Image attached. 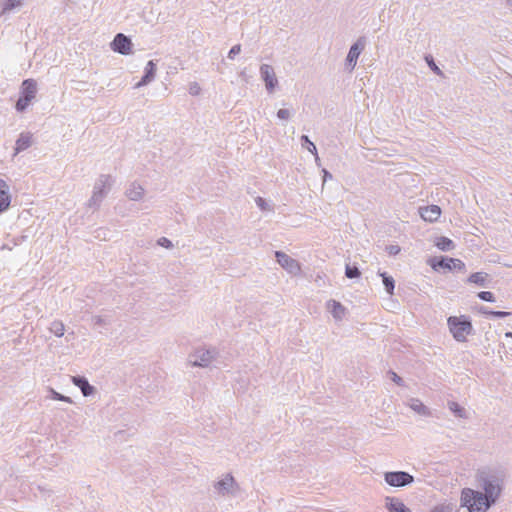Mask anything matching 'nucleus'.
Wrapping results in <instances>:
<instances>
[{"mask_svg":"<svg viewBox=\"0 0 512 512\" xmlns=\"http://www.w3.org/2000/svg\"><path fill=\"white\" fill-rule=\"evenodd\" d=\"M461 507H466L468 512H486L494 503H490L482 492L471 488H464L460 497Z\"/></svg>","mask_w":512,"mask_h":512,"instance_id":"f257e3e1","label":"nucleus"},{"mask_svg":"<svg viewBox=\"0 0 512 512\" xmlns=\"http://www.w3.org/2000/svg\"><path fill=\"white\" fill-rule=\"evenodd\" d=\"M115 180L111 175H100L93 186L92 195L88 200V206L94 210L99 209L102 201L107 197Z\"/></svg>","mask_w":512,"mask_h":512,"instance_id":"f03ea898","label":"nucleus"},{"mask_svg":"<svg viewBox=\"0 0 512 512\" xmlns=\"http://www.w3.org/2000/svg\"><path fill=\"white\" fill-rule=\"evenodd\" d=\"M447 324L454 339L458 342H465L467 336L473 331V326L470 320L465 316H450Z\"/></svg>","mask_w":512,"mask_h":512,"instance_id":"7ed1b4c3","label":"nucleus"},{"mask_svg":"<svg viewBox=\"0 0 512 512\" xmlns=\"http://www.w3.org/2000/svg\"><path fill=\"white\" fill-rule=\"evenodd\" d=\"M479 481L484 491L482 495H485L490 500V503H495L501 492L498 479L495 476L482 473Z\"/></svg>","mask_w":512,"mask_h":512,"instance_id":"20e7f679","label":"nucleus"},{"mask_svg":"<svg viewBox=\"0 0 512 512\" xmlns=\"http://www.w3.org/2000/svg\"><path fill=\"white\" fill-rule=\"evenodd\" d=\"M217 352L215 349L199 348L188 356V363L193 367H208L215 359Z\"/></svg>","mask_w":512,"mask_h":512,"instance_id":"39448f33","label":"nucleus"},{"mask_svg":"<svg viewBox=\"0 0 512 512\" xmlns=\"http://www.w3.org/2000/svg\"><path fill=\"white\" fill-rule=\"evenodd\" d=\"M238 488L237 482L229 473L214 483L216 493L222 497L234 496Z\"/></svg>","mask_w":512,"mask_h":512,"instance_id":"423d86ee","label":"nucleus"},{"mask_svg":"<svg viewBox=\"0 0 512 512\" xmlns=\"http://www.w3.org/2000/svg\"><path fill=\"white\" fill-rule=\"evenodd\" d=\"M384 480L391 487H405L414 482V477L405 471H392L384 473Z\"/></svg>","mask_w":512,"mask_h":512,"instance_id":"0eeeda50","label":"nucleus"},{"mask_svg":"<svg viewBox=\"0 0 512 512\" xmlns=\"http://www.w3.org/2000/svg\"><path fill=\"white\" fill-rule=\"evenodd\" d=\"M275 257L278 262V264L286 270L289 274L296 276L299 275L301 272V265L300 263L292 258L291 256L287 255L286 253L282 251H276Z\"/></svg>","mask_w":512,"mask_h":512,"instance_id":"6e6552de","label":"nucleus"},{"mask_svg":"<svg viewBox=\"0 0 512 512\" xmlns=\"http://www.w3.org/2000/svg\"><path fill=\"white\" fill-rule=\"evenodd\" d=\"M260 77L265 83V88L269 93H273L278 86V79L274 68L269 64H262L259 69Z\"/></svg>","mask_w":512,"mask_h":512,"instance_id":"1a4fd4ad","label":"nucleus"},{"mask_svg":"<svg viewBox=\"0 0 512 512\" xmlns=\"http://www.w3.org/2000/svg\"><path fill=\"white\" fill-rule=\"evenodd\" d=\"M429 264L435 270H438L440 268H444V269H448V270H453V269L462 270L465 268V264L460 259L448 258V257L433 258L429 261Z\"/></svg>","mask_w":512,"mask_h":512,"instance_id":"9d476101","label":"nucleus"},{"mask_svg":"<svg viewBox=\"0 0 512 512\" xmlns=\"http://www.w3.org/2000/svg\"><path fill=\"white\" fill-rule=\"evenodd\" d=\"M132 42L129 37L123 33H118L110 44L111 49L121 55H129L132 53Z\"/></svg>","mask_w":512,"mask_h":512,"instance_id":"9b49d317","label":"nucleus"},{"mask_svg":"<svg viewBox=\"0 0 512 512\" xmlns=\"http://www.w3.org/2000/svg\"><path fill=\"white\" fill-rule=\"evenodd\" d=\"M365 47V42L363 39H358L349 49L347 58H346V66L353 70L357 64V60Z\"/></svg>","mask_w":512,"mask_h":512,"instance_id":"f8f14e48","label":"nucleus"},{"mask_svg":"<svg viewBox=\"0 0 512 512\" xmlns=\"http://www.w3.org/2000/svg\"><path fill=\"white\" fill-rule=\"evenodd\" d=\"M156 76V63L152 60L148 61L144 69V75L141 80L135 85V89L146 86L154 81Z\"/></svg>","mask_w":512,"mask_h":512,"instance_id":"ddd939ff","label":"nucleus"},{"mask_svg":"<svg viewBox=\"0 0 512 512\" xmlns=\"http://www.w3.org/2000/svg\"><path fill=\"white\" fill-rule=\"evenodd\" d=\"M125 195L131 201H140L145 195V189L138 182H132L127 187Z\"/></svg>","mask_w":512,"mask_h":512,"instance_id":"4468645a","label":"nucleus"},{"mask_svg":"<svg viewBox=\"0 0 512 512\" xmlns=\"http://www.w3.org/2000/svg\"><path fill=\"white\" fill-rule=\"evenodd\" d=\"M385 507L388 512H412L401 499L387 496L385 498Z\"/></svg>","mask_w":512,"mask_h":512,"instance_id":"2eb2a0df","label":"nucleus"},{"mask_svg":"<svg viewBox=\"0 0 512 512\" xmlns=\"http://www.w3.org/2000/svg\"><path fill=\"white\" fill-rule=\"evenodd\" d=\"M11 203L10 188L6 181L0 179V213L6 211Z\"/></svg>","mask_w":512,"mask_h":512,"instance_id":"dca6fc26","label":"nucleus"},{"mask_svg":"<svg viewBox=\"0 0 512 512\" xmlns=\"http://www.w3.org/2000/svg\"><path fill=\"white\" fill-rule=\"evenodd\" d=\"M441 215V208L438 205H430L420 208V216L428 222H435Z\"/></svg>","mask_w":512,"mask_h":512,"instance_id":"f3484780","label":"nucleus"},{"mask_svg":"<svg viewBox=\"0 0 512 512\" xmlns=\"http://www.w3.org/2000/svg\"><path fill=\"white\" fill-rule=\"evenodd\" d=\"M326 308L330 311L336 321H341L346 315V308L336 300H329L326 303Z\"/></svg>","mask_w":512,"mask_h":512,"instance_id":"a211bd4d","label":"nucleus"},{"mask_svg":"<svg viewBox=\"0 0 512 512\" xmlns=\"http://www.w3.org/2000/svg\"><path fill=\"white\" fill-rule=\"evenodd\" d=\"M407 405L417 414L424 417H431L432 411L429 407L423 404L418 398H410Z\"/></svg>","mask_w":512,"mask_h":512,"instance_id":"6ab92c4d","label":"nucleus"},{"mask_svg":"<svg viewBox=\"0 0 512 512\" xmlns=\"http://www.w3.org/2000/svg\"><path fill=\"white\" fill-rule=\"evenodd\" d=\"M72 383L81 390L83 396L85 397L91 396L95 392V388L89 384L85 377L73 376Z\"/></svg>","mask_w":512,"mask_h":512,"instance_id":"aec40b11","label":"nucleus"},{"mask_svg":"<svg viewBox=\"0 0 512 512\" xmlns=\"http://www.w3.org/2000/svg\"><path fill=\"white\" fill-rule=\"evenodd\" d=\"M37 93V83L33 79H26L21 85V96L33 100Z\"/></svg>","mask_w":512,"mask_h":512,"instance_id":"412c9836","label":"nucleus"},{"mask_svg":"<svg viewBox=\"0 0 512 512\" xmlns=\"http://www.w3.org/2000/svg\"><path fill=\"white\" fill-rule=\"evenodd\" d=\"M32 145V134L29 132H23L19 135L15 144V154H18Z\"/></svg>","mask_w":512,"mask_h":512,"instance_id":"4be33fe9","label":"nucleus"},{"mask_svg":"<svg viewBox=\"0 0 512 512\" xmlns=\"http://www.w3.org/2000/svg\"><path fill=\"white\" fill-rule=\"evenodd\" d=\"M447 407L451 411V413L454 414L455 417L464 419V420L469 418L468 410L466 408H464L463 406H461L456 401H448Z\"/></svg>","mask_w":512,"mask_h":512,"instance_id":"5701e85b","label":"nucleus"},{"mask_svg":"<svg viewBox=\"0 0 512 512\" xmlns=\"http://www.w3.org/2000/svg\"><path fill=\"white\" fill-rule=\"evenodd\" d=\"M459 509L455 502L451 500H444L437 505L433 506L431 512H458Z\"/></svg>","mask_w":512,"mask_h":512,"instance_id":"b1692460","label":"nucleus"},{"mask_svg":"<svg viewBox=\"0 0 512 512\" xmlns=\"http://www.w3.org/2000/svg\"><path fill=\"white\" fill-rule=\"evenodd\" d=\"M435 246L442 251H450L455 245L451 239L445 236H440L436 238Z\"/></svg>","mask_w":512,"mask_h":512,"instance_id":"393cba45","label":"nucleus"},{"mask_svg":"<svg viewBox=\"0 0 512 512\" xmlns=\"http://www.w3.org/2000/svg\"><path fill=\"white\" fill-rule=\"evenodd\" d=\"M380 276L383 279V284L385 286L386 292L389 295H392L394 293V289H395V281H394V279L391 276L387 275L385 272L380 273Z\"/></svg>","mask_w":512,"mask_h":512,"instance_id":"a878e982","label":"nucleus"},{"mask_svg":"<svg viewBox=\"0 0 512 512\" xmlns=\"http://www.w3.org/2000/svg\"><path fill=\"white\" fill-rule=\"evenodd\" d=\"M49 330L51 333H53L55 336L57 337H62L64 335V332H65V326L63 324L62 321L60 320H54L50 327H49Z\"/></svg>","mask_w":512,"mask_h":512,"instance_id":"bb28decb","label":"nucleus"},{"mask_svg":"<svg viewBox=\"0 0 512 512\" xmlns=\"http://www.w3.org/2000/svg\"><path fill=\"white\" fill-rule=\"evenodd\" d=\"M486 279H487L486 273L475 272L469 276L468 281L470 283L477 284L479 286H485Z\"/></svg>","mask_w":512,"mask_h":512,"instance_id":"cd10ccee","label":"nucleus"},{"mask_svg":"<svg viewBox=\"0 0 512 512\" xmlns=\"http://www.w3.org/2000/svg\"><path fill=\"white\" fill-rule=\"evenodd\" d=\"M479 312L481 314L488 315V316L494 317V318H505V317L510 315V312L492 311V310H489L487 307H484V306L480 307Z\"/></svg>","mask_w":512,"mask_h":512,"instance_id":"c85d7f7f","label":"nucleus"},{"mask_svg":"<svg viewBox=\"0 0 512 512\" xmlns=\"http://www.w3.org/2000/svg\"><path fill=\"white\" fill-rule=\"evenodd\" d=\"M24 0H5L2 6V13L9 12L22 6Z\"/></svg>","mask_w":512,"mask_h":512,"instance_id":"c756f323","label":"nucleus"},{"mask_svg":"<svg viewBox=\"0 0 512 512\" xmlns=\"http://www.w3.org/2000/svg\"><path fill=\"white\" fill-rule=\"evenodd\" d=\"M302 147L306 148L310 153L316 154L317 148L307 135L301 136Z\"/></svg>","mask_w":512,"mask_h":512,"instance_id":"7c9ffc66","label":"nucleus"},{"mask_svg":"<svg viewBox=\"0 0 512 512\" xmlns=\"http://www.w3.org/2000/svg\"><path fill=\"white\" fill-rule=\"evenodd\" d=\"M49 392H50L49 397L52 400L63 401V402L69 403V404L73 403V400L70 397L62 395L52 388H50Z\"/></svg>","mask_w":512,"mask_h":512,"instance_id":"2f4dec72","label":"nucleus"},{"mask_svg":"<svg viewBox=\"0 0 512 512\" xmlns=\"http://www.w3.org/2000/svg\"><path fill=\"white\" fill-rule=\"evenodd\" d=\"M30 103L31 100L27 99L26 97L20 96V98L16 102L15 108L18 112H23L30 105Z\"/></svg>","mask_w":512,"mask_h":512,"instance_id":"473e14b6","label":"nucleus"},{"mask_svg":"<svg viewBox=\"0 0 512 512\" xmlns=\"http://www.w3.org/2000/svg\"><path fill=\"white\" fill-rule=\"evenodd\" d=\"M345 275L347 278H350V279L357 278L360 276V271L356 266L352 267V266L346 265Z\"/></svg>","mask_w":512,"mask_h":512,"instance_id":"72a5a7b5","label":"nucleus"},{"mask_svg":"<svg viewBox=\"0 0 512 512\" xmlns=\"http://www.w3.org/2000/svg\"><path fill=\"white\" fill-rule=\"evenodd\" d=\"M256 205L262 210V211H271V206L266 202V200L262 197H257L255 199Z\"/></svg>","mask_w":512,"mask_h":512,"instance_id":"f704fd0d","label":"nucleus"},{"mask_svg":"<svg viewBox=\"0 0 512 512\" xmlns=\"http://www.w3.org/2000/svg\"><path fill=\"white\" fill-rule=\"evenodd\" d=\"M481 300L487 301V302H494L495 297L494 294L490 291H481L477 295Z\"/></svg>","mask_w":512,"mask_h":512,"instance_id":"c9c22d12","label":"nucleus"},{"mask_svg":"<svg viewBox=\"0 0 512 512\" xmlns=\"http://www.w3.org/2000/svg\"><path fill=\"white\" fill-rule=\"evenodd\" d=\"M292 111H290L289 109H285V108H281L277 111V117L280 119V120H289L292 116Z\"/></svg>","mask_w":512,"mask_h":512,"instance_id":"e433bc0d","label":"nucleus"},{"mask_svg":"<svg viewBox=\"0 0 512 512\" xmlns=\"http://www.w3.org/2000/svg\"><path fill=\"white\" fill-rule=\"evenodd\" d=\"M188 90H189V94L190 95L197 96L201 92V87H200V85L197 82H191L189 84Z\"/></svg>","mask_w":512,"mask_h":512,"instance_id":"4c0bfd02","label":"nucleus"},{"mask_svg":"<svg viewBox=\"0 0 512 512\" xmlns=\"http://www.w3.org/2000/svg\"><path fill=\"white\" fill-rule=\"evenodd\" d=\"M157 244L159 246L167 248V249H172L173 248V243L171 242V240H169L166 237L159 238L158 241H157Z\"/></svg>","mask_w":512,"mask_h":512,"instance_id":"58836bf2","label":"nucleus"},{"mask_svg":"<svg viewBox=\"0 0 512 512\" xmlns=\"http://www.w3.org/2000/svg\"><path fill=\"white\" fill-rule=\"evenodd\" d=\"M96 235L95 238L101 239V240H107L108 239V233L109 231L104 228H99L95 231Z\"/></svg>","mask_w":512,"mask_h":512,"instance_id":"ea45409f","label":"nucleus"},{"mask_svg":"<svg viewBox=\"0 0 512 512\" xmlns=\"http://www.w3.org/2000/svg\"><path fill=\"white\" fill-rule=\"evenodd\" d=\"M240 52H241V45H240V44H236V45H234V46L230 49V51L228 52V58L232 60V59H234V57H235L236 55H238Z\"/></svg>","mask_w":512,"mask_h":512,"instance_id":"a19ab883","label":"nucleus"},{"mask_svg":"<svg viewBox=\"0 0 512 512\" xmlns=\"http://www.w3.org/2000/svg\"><path fill=\"white\" fill-rule=\"evenodd\" d=\"M426 60H427V63L429 65V67L431 68V70L433 72H435L437 75H442V71L440 70V68L435 64V62L433 61V59H429L428 57H426Z\"/></svg>","mask_w":512,"mask_h":512,"instance_id":"79ce46f5","label":"nucleus"},{"mask_svg":"<svg viewBox=\"0 0 512 512\" xmlns=\"http://www.w3.org/2000/svg\"><path fill=\"white\" fill-rule=\"evenodd\" d=\"M92 321L95 325H98V326H105L108 324V321L106 318L100 316V315H97V316H94L92 318Z\"/></svg>","mask_w":512,"mask_h":512,"instance_id":"37998d69","label":"nucleus"},{"mask_svg":"<svg viewBox=\"0 0 512 512\" xmlns=\"http://www.w3.org/2000/svg\"><path fill=\"white\" fill-rule=\"evenodd\" d=\"M391 375V380L394 381L397 385L403 386V380L400 376H398L395 372H389Z\"/></svg>","mask_w":512,"mask_h":512,"instance_id":"c03bdc74","label":"nucleus"},{"mask_svg":"<svg viewBox=\"0 0 512 512\" xmlns=\"http://www.w3.org/2000/svg\"><path fill=\"white\" fill-rule=\"evenodd\" d=\"M390 255H396L400 252V247L397 245H391L387 248Z\"/></svg>","mask_w":512,"mask_h":512,"instance_id":"a18cd8bd","label":"nucleus"},{"mask_svg":"<svg viewBox=\"0 0 512 512\" xmlns=\"http://www.w3.org/2000/svg\"><path fill=\"white\" fill-rule=\"evenodd\" d=\"M332 179V174L328 172L326 169H323V181L326 182L327 180Z\"/></svg>","mask_w":512,"mask_h":512,"instance_id":"49530a36","label":"nucleus"},{"mask_svg":"<svg viewBox=\"0 0 512 512\" xmlns=\"http://www.w3.org/2000/svg\"><path fill=\"white\" fill-rule=\"evenodd\" d=\"M502 4H504L508 8H512V0H501Z\"/></svg>","mask_w":512,"mask_h":512,"instance_id":"de8ad7c7","label":"nucleus"},{"mask_svg":"<svg viewBox=\"0 0 512 512\" xmlns=\"http://www.w3.org/2000/svg\"><path fill=\"white\" fill-rule=\"evenodd\" d=\"M313 155H314V157H315V163H316L318 166H320V158H319V156H318V152H316V154H313Z\"/></svg>","mask_w":512,"mask_h":512,"instance_id":"09e8293b","label":"nucleus"},{"mask_svg":"<svg viewBox=\"0 0 512 512\" xmlns=\"http://www.w3.org/2000/svg\"><path fill=\"white\" fill-rule=\"evenodd\" d=\"M505 337L512 338V332H506L505 333Z\"/></svg>","mask_w":512,"mask_h":512,"instance_id":"8fccbe9b","label":"nucleus"}]
</instances>
